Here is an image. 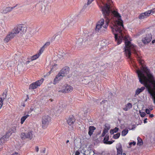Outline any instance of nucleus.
Returning <instances> with one entry per match:
<instances>
[{"label": "nucleus", "mask_w": 155, "mask_h": 155, "mask_svg": "<svg viewBox=\"0 0 155 155\" xmlns=\"http://www.w3.org/2000/svg\"><path fill=\"white\" fill-rule=\"evenodd\" d=\"M124 28L121 29L120 33L112 29V32L114 35L115 41L117 45L120 44L123 40L125 41L124 51L127 57L130 58L131 55V51H134L135 56L140 65L141 70L138 69L136 71L139 81L143 84L147 88L148 91L152 96L153 98H155V80L154 79L153 75L150 73V69L146 66L144 61L142 59V57L140 56L136 51V47L132 44L130 41H128L129 37L128 35L124 36L123 31Z\"/></svg>", "instance_id": "nucleus-1"}, {"label": "nucleus", "mask_w": 155, "mask_h": 155, "mask_svg": "<svg viewBox=\"0 0 155 155\" xmlns=\"http://www.w3.org/2000/svg\"><path fill=\"white\" fill-rule=\"evenodd\" d=\"M100 7L101 8L104 18H107V19H109V21L114 17L117 19L114 22L115 25L114 26V28L112 29H114L115 30L120 33L121 29L124 28V25L123 21L121 19V16L117 10L111 11L110 5L107 4L103 6H102L101 7L100 6Z\"/></svg>", "instance_id": "nucleus-2"}, {"label": "nucleus", "mask_w": 155, "mask_h": 155, "mask_svg": "<svg viewBox=\"0 0 155 155\" xmlns=\"http://www.w3.org/2000/svg\"><path fill=\"white\" fill-rule=\"evenodd\" d=\"M105 20L103 18L101 19L97 23L95 30L97 32L105 31L110 22L109 19L104 18Z\"/></svg>", "instance_id": "nucleus-3"}, {"label": "nucleus", "mask_w": 155, "mask_h": 155, "mask_svg": "<svg viewBox=\"0 0 155 155\" xmlns=\"http://www.w3.org/2000/svg\"><path fill=\"white\" fill-rule=\"evenodd\" d=\"M73 87L67 84H61L59 87V92L67 93L71 92L73 91Z\"/></svg>", "instance_id": "nucleus-4"}, {"label": "nucleus", "mask_w": 155, "mask_h": 155, "mask_svg": "<svg viewBox=\"0 0 155 155\" xmlns=\"http://www.w3.org/2000/svg\"><path fill=\"white\" fill-rule=\"evenodd\" d=\"M33 133V131L31 130H29L26 133L22 132L21 134V137L22 140L28 139L31 140L35 137Z\"/></svg>", "instance_id": "nucleus-5"}, {"label": "nucleus", "mask_w": 155, "mask_h": 155, "mask_svg": "<svg viewBox=\"0 0 155 155\" xmlns=\"http://www.w3.org/2000/svg\"><path fill=\"white\" fill-rule=\"evenodd\" d=\"M51 118L48 115H45L42 119V126L43 129L46 128L48 126L49 123L51 122Z\"/></svg>", "instance_id": "nucleus-6"}, {"label": "nucleus", "mask_w": 155, "mask_h": 155, "mask_svg": "<svg viewBox=\"0 0 155 155\" xmlns=\"http://www.w3.org/2000/svg\"><path fill=\"white\" fill-rule=\"evenodd\" d=\"M67 124L69 126H71L70 128V130H73L74 128L73 125L76 121V119L73 115H69L65 119Z\"/></svg>", "instance_id": "nucleus-7"}, {"label": "nucleus", "mask_w": 155, "mask_h": 155, "mask_svg": "<svg viewBox=\"0 0 155 155\" xmlns=\"http://www.w3.org/2000/svg\"><path fill=\"white\" fill-rule=\"evenodd\" d=\"M44 79L41 78L40 80L37 81L35 82H33L31 84L29 87V89H34L40 86L43 83L44 81Z\"/></svg>", "instance_id": "nucleus-8"}, {"label": "nucleus", "mask_w": 155, "mask_h": 155, "mask_svg": "<svg viewBox=\"0 0 155 155\" xmlns=\"http://www.w3.org/2000/svg\"><path fill=\"white\" fill-rule=\"evenodd\" d=\"M11 134L12 133L8 131L4 135L1 137L0 138V144L2 145L5 143Z\"/></svg>", "instance_id": "nucleus-9"}, {"label": "nucleus", "mask_w": 155, "mask_h": 155, "mask_svg": "<svg viewBox=\"0 0 155 155\" xmlns=\"http://www.w3.org/2000/svg\"><path fill=\"white\" fill-rule=\"evenodd\" d=\"M152 39V35L151 34H147L146 37L142 39L143 42L145 44H147L150 42Z\"/></svg>", "instance_id": "nucleus-10"}, {"label": "nucleus", "mask_w": 155, "mask_h": 155, "mask_svg": "<svg viewBox=\"0 0 155 155\" xmlns=\"http://www.w3.org/2000/svg\"><path fill=\"white\" fill-rule=\"evenodd\" d=\"M69 68L67 66H65L61 69L59 73L64 77L69 73Z\"/></svg>", "instance_id": "nucleus-11"}, {"label": "nucleus", "mask_w": 155, "mask_h": 155, "mask_svg": "<svg viewBox=\"0 0 155 155\" xmlns=\"http://www.w3.org/2000/svg\"><path fill=\"white\" fill-rule=\"evenodd\" d=\"M15 36L11 31L8 32L4 39L5 42H8L11 40Z\"/></svg>", "instance_id": "nucleus-12"}, {"label": "nucleus", "mask_w": 155, "mask_h": 155, "mask_svg": "<svg viewBox=\"0 0 155 155\" xmlns=\"http://www.w3.org/2000/svg\"><path fill=\"white\" fill-rule=\"evenodd\" d=\"M150 12L146 11L140 14L138 16V18L140 19L146 18L150 16Z\"/></svg>", "instance_id": "nucleus-13"}, {"label": "nucleus", "mask_w": 155, "mask_h": 155, "mask_svg": "<svg viewBox=\"0 0 155 155\" xmlns=\"http://www.w3.org/2000/svg\"><path fill=\"white\" fill-rule=\"evenodd\" d=\"M109 137V135H106L105 136L103 140V143H104L106 144H111L114 141V140L112 141H108Z\"/></svg>", "instance_id": "nucleus-14"}, {"label": "nucleus", "mask_w": 155, "mask_h": 155, "mask_svg": "<svg viewBox=\"0 0 155 155\" xmlns=\"http://www.w3.org/2000/svg\"><path fill=\"white\" fill-rule=\"evenodd\" d=\"M63 76L61 75L59 73L56 75L53 81V84H55L57 83H58V81H60L63 78Z\"/></svg>", "instance_id": "nucleus-15"}, {"label": "nucleus", "mask_w": 155, "mask_h": 155, "mask_svg": "<svg viewBox=\"0 0 155 155\" xmlns=\"http://www.w3.org/2000/svg\"><path fill=\"white\" fill-rule=\"evenodd\" d=\"M16 6H15L12 7H7L5 8L2 10V13L3 14H6L8 12H11L13 9H14Z\"/></svg>", "instance_id": "nucleus-16"}, {"label": "nucleus", "mask_w": 155, "mask_h": 155, "mask_svg": "<svg viewBox=\"0 0 155 155\" xmlns=\"http://www.w3.org/2000/svg\"><path fill=\"white\" fill-rule=\"evenodd\" d=\"M117 150V155H122V149L121 145L119 144L116 148Z\"/></svg>", "instance_id": "nucleus-17"}, {"label": "nucleus", "mask_w": 155, "mask_h": 155, "mask_svg": "<svg viewBox=\"0 0 155 155\" xmlns=\"http://www.w3.org/2000/svg\"><path fill=\"white\" fill-rule=\"evenodd\" d=\"M95 129V128L94 126H90L88 129V134L90 136H91L93 134L94 130Z\"/></svg>", "instance_id": "nucleus-18"}, {"label": "nucleus", "mask_w": 155, "mask_h": 155, "mask_svg": "<svg viewBox=\"0 0 155 155\" xmlns=\"http://www.w3.org/2000/svg\"><path fill=\"white\" fill-rule=\"evenodd\" d=\"M145 89L144 87H142L141 88H138L136 91L135 95H138L141 92H142Z\"/></svg>", "instance_id": "nucleus-19"}, {"label": "nucleus", "mask_w": 155, "mask_h": 155, "mask_svg": "<svg viewBox=\"0 0 155 155\" xmlns=\"http://www.w3.org/2000/svg\"><path fill=\"white\" fill-rule=\"evenodd\" d=\"M132 104L131 103H128L126 105H125V107L123 108L124 110L125 111H127L128 110L131 108L132 107Z\"/></svg>", "instance_id": "nucleus-20"}, {"label": "nucleus", "mask_w": 155, "mask_h": 155, "mask_svg": "<svg viewBox=\"0 0 155 155\" xmlns=\"http://www.w3.org/2000/svg\"><path fill=\"white\" fill-rule=\"evenodd\" d=\"M11 32L12 33H13L15 36H16L17 34H18L19 32L18 30L17 26H16L14 27Z\"/></svg>", "instance_id": "nucleus-21"}, {"label": "nucleus", "mask_w": 155, "mask_h": 155, "mask_svg": "<svg viewBox=\"0 0 155 155\" xmlns=\"http://www.w3.org/2000/svg\"><path fill=\"white\" fill-rule=\"evenodd\" d=\"M30 116V115L28 114H27L26 115L23 116L21 119V122L20 123L21 124H23L25 120Z\"/></svg>", "instance_id": "nucleus-22"}, {"label": "nucleus", "mask_w": 155, "mask_h": 155, "mask_svg": "<svg viewBox=\"0 0 155 155\" xmlns=\"http://www.w3.org/2000/svg\"><path fill=\"white\" fill-rule=\"evenodd\" d=\"M17 26V27L19 31V32L20 31H23L24 27V25H23L20 24L18 25Z\"/></svg>", "instance_id": "nucleus-23"}, {"label": "nucleus", "mask_w": 155, "mask_h": 155, "mask_svg": "<svg viewBox=\"0 0 155 155\" xmlns=\"http://www.w3.org/2000/svg\"><path fill=\"white\" fill-rule=\"evenodd\" d=\"M137 145L140 146L143 144V142L142 139L139 137H138L137 138Z\"/></svg>", "instance_id": "nucleus-24"}, {"label": "nucleus", "mask_w": 155, "mask_h": 155, "mask_svg": "<svg viewBox=\"0 0 155 155\" xmlns=\"http://www.w3.org/2000/svg\"><path fill=\"white\" fill-rule=\"evenodd\" d=\"M40 55L38 53L37 54L33 55L31 57V60L33 61L36 59L40 56Z\"/></svg>", "instance_id": "nucleus-25"}, {"label": "nucleus", "mask_w": 155, "mask_h": 155, "mask_svg": "<svg viewBox=\"0 0 155 155\" xmlns=\"http://www.w3.org/2000/svg\"><path fill=\"white\" fill-rule=\"evenodd\" d=\"M119 128L116 127L114 129H111L110 131V133L111 134H113L114 133L117 132L118 131Z\"/></svg>", "instance_id": "nucleus-26"}, {"label": "nucleus", "mask_w": 155, "mask_h": 155, "mask_svg": "<svg viewBox=\"0 0 155 155\" xmlns=\"http://www.w3.org/2000/svg\"><path fill=\"white\" fill-rule=\"evenodd\" d=\"M110 127L108 128L107 129L104 128L103 130V132L101 134V136L103 137H104L105 135L107 133L108 130L109 129Z\"/></svg>", "instance_id": "nucleus-27"}, {"label": "nucleus", "mask_w": 155, "mask_h": 155, "mask_svg": "<svg viewBox=\"0 0 155 155\" xmlns=\"http://www.w3.org/2000/svg\"><path fill=\"white\" fill-rule=\"evenodd\" d=\"M128 130L127 129H125L123 130L122 132V136H125L128 133Z\"/></svg>", "instance_id": "nucleus-28"}, {"label": "nucleus", "mask_w": 155, "mask_h": 155, "mask_svg": "<svg viewBox=\"0 0 155 155\" xmlns=\"http://www.w3.org/2000/svg\"><path fill=\"white\" fill-rule=\"evenodd\" d=\"M120 135V133H118L115 134H114L113 136V138L114 139H117L118 138Z\"/></svg>", "instance_id": "nucleus-29"}, {"label": "nucleus", "mask_w": 155, "mask_h": 155, "mask_svg": "<svg viewBox=\"0 0 155 155\" xmlns=\"http://www.w3.org/2000/svg\"><path fill=\"white\" fill-rule=\"evenodd\" d=\"M45 48L43 46L40 48V50H39V52L38 53L39 54L41 55L43 52L44 50H45Z\"/></svg>", "instance_id": "nucleus-30"}, {"label": "nucleus", "mask_w": 155, "mask_h": 155, "mask_svg": "<svg viewBox=\"0 0 155 155\" xmlns=\"http://www.w3.org/2000/svg\"><path fill=\"white\" fill-rule=\"evenodd\" d=\"M147 11L150 12H149L150 13V15L151 13L152 14H153L155 13V8H153L150 10H149Z\"/></svg>", "instance_id": "nucleus-31"}, {"label": "nucleus", "mask_w": 155, "mask_h": 155, "mask_svg": "<svg viewBox=\"0 0 155 155\" xmlns=\"http://www.w3.org/2000/svg\"><path fill=\"white\" fill-rule=\"evenodd\" d=\"M88 151L89 152V153L87 155H94V153L93 150H90Z\"/></svg>", "instance_id": "nucleus-32"}, {"label": "nucleus", "mask_w": 155, "mask_h": 155, "mask_svg": "<svg viewBox=\"0 0 155 155\" xmlns=\"http://www.w3.org/2000/svg\"><path fill=\"white\" fill-rule=\"evenodd\" d=\"M50 42H47L44 44L43 46L45 48H46L50 45Z\"/></svg>", "instance_id": "nucleus-33"}, {"label": "nucleus", "mask_w": 155, "mask_h": 155, "mask_svg": "<svg viewBox=\"0 0 155 155\" xmlns=\"http://www.w3.org/2000/svg\"><path fill=\"white\" fill-rule=\"evenodd\" d=\"M3 104V99H2V98H0V109L2 107Z\"/></svg>", "instance_id": "nucleus-34"}, {"label": "nucleus", "mask_w": 155, "mask_h": 155, "mask_svg": "<svg viewBox=\"0 0 155 155\" xmlns=\"http://www.w3.org/2000/svg\"><path fill=\"white\" fill-rule=\"evenodd\" d=\"M7 65H8V67H11L14 65V64L11 61H10L8 62Z\"/></svg>", "instance_id": "nucleus-35"}, {"label": "nucleus", "mask_w": 155, "mask_h": 155, "mask_svg": "<svg viewBox=\"0 0 155 155\" xmlns=\"http://www.w3.org/2000/svg\"><path fill=\"white\" fill-rule=\"evenodd\" d=\"M2 97L1 98H2V99L4 100L6 98L7 96V95L6 94V93H4L2 94Z\"/></svg>", "instance_id": "nucleus-36"}, {"label": "nucleus", "mask_w": 155, "mask_h": 155, "mask_svg": "<svg viewBox=\"0 0 155 155\" xmlns=\"http://www.w3.org/2000/svg\"><path fill=\"white\" fill-rule=\"evenodd\" d=\"M140 115L141 117H144L146 115V114L145 112H140Z\"/></svg>", "instance_id": "nucleus-37"}, {"label": "nucleus", "mask_w": 155, "mask_h": 155, "mask_svg": "<svg viewBox=\"0 0 155 155\" xmlns=\"http://www.w3.org/2000/svg\"><path fill=\"white\" fill-rule=\"evenodd\" d=\"M93 1L94 0H88L87 2V5H89L91 4Z\"/></svg>", "instance_id": "nucleus-38"}, {"label": "nucleus", "mask_w": 155, "mask_h": 155, "mask_svg": "<svg viewBox=\"0 0 155 155\" xmlns=\"http://www.w3.org/2000/svg\"><path fill=\"white\" fill-rule=\"evenodd\" d=\"M80 153V152L79 151L77 150L75 153V155H79Z\"/></svg>", "instance_id": "nucleus-39"}, {"label": "nucleus", "mask_w": 155, "mask_h": 155, "mask_svg": "<svg viewBox=\"0 0 155 155\" xmlns=\"http://www.w3.org/2000/svg\"><path fill=\"white\" fill-rule=\"evenodd\" d=\"M146 112L148 114H149L150 113V110L148 109H146Z\"/></svg>", "instance_id": "nucleus-40"}, {"label": "nucleus", "mask_w": 155, "mask_h": 155, "mask_svg": "<svg viewBox=\"0 0 155 155\" xmlns=\"http://www.w3.org/2000/svg\"><path fill=\"white\" fill-rule=\"evenodd\" d=\"M135 145L136 144V142H130L129 143L130 145Z\"/></svg>", "instance_id": "nucleus-41"}, {"label": "nucleus", "mask_w": 155, "mask_h": 155, "mask_svg": "<svg viewBox=\"0 0 155 155\" xmlns=\"http://www.w3.org/2000/svg\"><path fill=\"white\" fill-rule=\"evenodd\" d=\"M57 65V64H55L52 67V68L51 69V71H50V72L51 71V72H52V70H53L54 69V66H56Z\"/></svg>", "instance_id": "nucleus-42"}, {"label": "nucleus", "mask_w": 155, "mask_h": 155, "mask_svg": "<svg viewBox=\"0 0 155 155\" xmlns=\"http://www.w3.org/2000/svg\"><path fill=\"white\" fill-rule=\"evenodd\" d=\"M35 150L37 152H38L39 151V148L38 146H36L35 147Z\"/></svg>", "instance_id": "nucleus-43"}, {"label": "nucleus", "mask_w": 155, "mask_h": 155, "mask_svg": "<svg viewBox=\"0 0 155 155\" xmlns=\"http://www.w3.org/2000/svg\"><path fill=\"white\" fill-rule=\"evenodd\" d=\"M41 152L43 153H45V149L44 148L43 150L41 151Z\"/></svg>", "instance_id": "nucleus-44"}, {"label": "nucleus", "mask_w": 155, "mask_h": 155, "mask_svg": "<svg viewBox=\"0 0 155 155\" xmlns=\"http://www.w3.org/2000/svg\"><path fill=\"white\" fill-rule=\"evenodd\" d=\"M107 100H103L101 103L100 104H104V103H105V102L107 101Z\"/></svg>", "instance_id": "nucleus-45"}, {"label": "nucleus", "mask_w": 155, "mask_h": 155, "mask_svg": "<svg viewBox=\"0 0 155 155\" xmlns=\"http://www.w3.org/2000/svg\"><path fill=\"white\" fill-rule=\"evenodd\" d=\"M12 155H20V154L18 153H13Z\"/></svg>", "instance_id": "nucleus-46"}, {"label": "nucleus", "mask_w": 155, "mask_h": 155, "mask_svg": "<svg viewBox=\"0 0 155 155\" xmlns=\"http://www.w3.org/2000/svg\"><path fill=\"white\" fill-rule=\"evenodd\" d=\"M153 117H154V115L152 114H150L149 115V117L151 118Z\"/></svg>", "instance_id": "nucleus-47"}, {"label": "nucleus", "mask_w": 155, "mask_h": 155, "mask_svg": "<svg viewBox=\"0 0 155 155\" xmlns=\"http://www.w3.org/2000/svg\"><path fill=\"white\" fill-rule=\"evenodd\" d=\"M147 118H145L144 119V121H143V122L144 123H146L147 122Z\"/></svg>", "instance_id": "nucleus-48"}, {"label": "nucleus", "mask_w": 155, "mask_h": 155, "mask_svg": "<svg viewBox=\"0 0 155 155\" xmlns=\"http://www.w3.org/2000/svg\"><path fill=\"white\" fill-rule=\"evenodd\" d=\"M155 42V39L153 40L152 41V44H154Z\"/></svg>", "instance_id": "nucleus-49"}, {"label": "nucleus", "mask_w": 155, "mask_h": 155, "mask_svg": "<svg viewBox=\"0 0 155 155\" xmlns=\"http://www.w3.org/2000/svg\"><path fill=\"white\" fill-rule=\"evenodd\" d=\"M29 62H30V61H27L26 62V64H28L29 63Z\"/></svg>", "instance_id": "nucleus-50"}, {"label": "nucleus", "mask_w": 155, "mask_h": 155, "mask_svg": "<svg viewBox=\"0 0 155 155\" xmlns=\"http://www.w3.org/2000/svg\"><path fill=\"white\" fill-rule=\"evenodd\" d=\"M27 97L28 98L26 99V100H25V101H27V100L28 99V95H27Z\"/></svg>", "instance_id": "nucleus-51"}, {"label": "nucleus", "mask_w": 155, "mask_h": 155, "mask_svg": "<svg viewBox=\"0 0 155 155\" xmlns=\"http://www.w3.org/2000/svg\"><path fill=\"white\" fill-rule=\"evenodd\" d=\"M49 101L51 102L53 101V100L52 99H49Z\"/></svg>", "instance_id": "nucleus-52"}, {"label": "nucleus", "mask_w": 155, "mask_h": 155, "mask_svg": "<svg viewBox=\"0 0 155 155\" xmlns=\"http://www.w3.org/2000/svg\"><path fill=\"white\" fill-rule=\"evenodd\" d=\"M69 142V140H67V141H66V143H68Z\"/></svg>", "instance_id": "nucleus-53"}, {"label": "nucleus", "mask_w": 155, "mask_h": 155, "mask_svg": "<svg viewBox=\"0 0 155 155\" xmlns=\"http://www.w3.org/2000/svg\"><path fill=\"white\" fill-rule=\"evenodd\" d=\"M123 155H126V154L125 153H123Z\"/></svg>", "instance_id": "nucleus-54"}, {"label": "nucleus", "mask_w": 155, "mask_h": 155, "mask_svg": "<svg viewBox=\"0 0 155 155\" xmlns=\"http://www.w3.org/2000/svg\"><path fill=\"white\" fill-rule=\"evenodd\" d=\"M2 149V148H0V152L1 151Z\"/></svg>", "instance_id": "nucleus-55"}, {"label": "nucleus", "mask_w": 155, "mask_h": 155, "mask_svg": "<svg viewBox=\"0 0 155 155\" xmlns=\"http://www.w3.org/2000/svg\"><path fill=\"white\" fill-rule=\"evenodd\" d=\"M150 110H152V108L150 109Z\"/></svg>", "instance_id": "nucleus-56"}]
</instances>
